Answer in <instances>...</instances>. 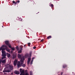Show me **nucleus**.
Wrapping results in <instances>:
<instances>
[{
    "label": "nucleus",
    "instance_id": "nucleus-7",
    "mask_svg": "<svg viewBox=\"0 0 75 75\" xmlns=\"http://www.w3.org/2000/svg\"><path fill=\"white\" fill-rule=\"evenodd\" d=\"M5 52L4 51H2V56L3 57V56H6V54H4V53Z\"/></svg>",
    "mask_w": 75,
    "mask_h": 75
},
{
    "label": "nucleus",
    "instance_id": "nucleus-6",
    "mask_svg": "<svg viewBox=\"0 0 75 75\" xmlns=\"http://www.w3.org/2000/svg\"><path fill=\"white\" fill-rule=\"evenodd\" d=\"M24 57V58H25V57H24V56H22L21 57V55H20V54H18V57L19 58H20L21 59V58H22V57Z\"/></svg>",
    "mask_w": 75,
    "mask_h": 75
},
{
    "label": "nucleus",
    "instance_id": "nucleus-11",
    "mask_svg": "<svg viewBox=\"0 0 75 75\" xmlns=\"http://www.w3.org/2000/svg\"><path fill=\"white\" fill-rule=\"evenodd\" d=\"M14 74H16L17 75H18L19 74V71H15L14 72Z\"/></svg>",
    "mask_w": 75,
    "mask_h": 75
},
{
    "label": "nucleus",
    "instance_id": "nucleus-32",
    "mask_svg": "<svg viewBox=\"0 0 75 75\" xmlns=\"http://www.w3.org/2000/svg\"><path fill=\"white\" fill-rule=\"evenodd\" d=\"M36 48V47H33V49H35Z\"/></svg>",
    "mask_w": 75,
    "mask_h": 75
},
{
    "label": "nucleus",
    "instance_id": "nucleus-21",
    "mask_svg": "<svg viewBox=\"0 0 75 75\" xmlns=\"http://www.w3.org/2000/svg\"><path fill=\"white\" fill-rule=\"evenodd\" d=\"M3 47V46H2L0 47V51H1V50H2V48Z\"/></svg>",
    "mask_w": 75,
    "mask_h": 75
},
{
    "label": "nucleus",
    "instance_id": "nucleus-9",
    "mask_svg": "<svg viewBox=\"0 0 75 75\" xmlns=\"http://www.w3.org/2000/svg\"><path fill=\"white\" fill-rule=\"evenodd\" d=\"M6 62V59H5L2 60V64H5Z\"/></svg>",
    "mask_w": 75,
    "mask_h": 75
},
{
    "label": "nucleus",
    "instance_id": "nucleus-31",
    "mask_svg": "<svg viewBox=\"0 0 75 75\" xmlns=\"http://www.w3.org/2000/svg\"><path fill=\"white\" fill-rule=\"evenodd\" d=\"M26 55V57H28V56H29V55L28 54H27Z\"/></svg>",
    "mask_w": 75,
    "mask_h": 75
},
{
    "label": "nucleus",
    "instance_id": "nucleus-14",
    "mask_svg": "<svg viewBox=\"0 0 75 75\" xmlns=\"http://www.w3.org/2000/svg\"><path fill=\"white\" fill-rule=\"evenodd\" d=\"M51 38V36H49L47 37V39H49Z\"/></svg>",
    "mask_w": 75,
    "mask_h": 75
},
{
    "label": "nucleus",
    "instance_id": "nucleus-37",
    "mask_svg": "<svg viewBox=\"0 0 75 75\" xmlns=\"http://www.w3.org/2000/svg\"><path fill=\"white\" fill-rule=\"evenodd\" d=\"M34 58H34V57H33V58H32V60H33L34 59Z\"/></svg>",
    "mask_w": 75,
    "mask_h": 75
},
{
    "label": "nucleus",
    "instance_id": "nucleus-19",
    "mask_svg": "<svg viewBox=\"0 0 75 75\" xmlns=\"http://www.w3.org/2000/svg\"><path fill=\"white\" fill-rule=\"evenodd\" d=\"M22 52V51L21 50H20L19 51H18V53L19 54H20V53H21Z\"/></svg>",
    "mask_w": 75,
    "mask_h": 75
},
{
    "label": "nucleus",
    "instance_id": "nucleus-36",
    "mask_svg": "<svg viewBox=\"0 0 75 75\" xmlns=\"http://www.w3.org/2000/svg\"><path fill=\"white\" fill-rule=\"evenodd\" d=\"M20 48H21V50H21V51H22V48L21 47Z\"/></svg>",
    "mask_w": 75,
    "mask_h": 75
},
{
    "label": "nucleus",
    "instance_id": "nucleus-28",
    "mask_svg": "<svg viewBox=\"0 0 75 75\" xmlns=\"http://www.w3.org/2000/svg\"><path fill=\"white\" fill-rule=\"evenodd\" d=\"M1 62H2V60H1V59H0V64H1Z\"/></svg>",
    "mask_w": 75,
    "mask_h": 75
},
{
    "label": "nucleus",
    "instance_id": "nucleus-8",
    "mask_svg": "<svg viewBox=\"0 0 75 75\" xmlns=\"http://www.w3.org/2000/svg\"><path fill=\"white\" fill-rule=\"evenodd\" d=\"M5 43L6 45H8L10 44V43H9V41H5Z\"/></svg>",
    "mask_w": 75,
    "mask_h": 75
},
{
    "label": "nucleus",
    "instance_id": "nucleus-3",
    "mask_svg": "<svg viewBox=\"0 0 75 75\" xmlns=\"http://www.w3.org/2000/svg\"><path fill=\"white\" fill-rule=\"evenodd\" d=\"M20 71L21 73L20 75H25L24 70L23 69L22 70V69L21 68L20 69Z\"/></svg>",
    "mask_w": 75,
    "mask_h": 75
},
{
    "label": "nucleus",
    "instance_id": "nucleus-4",
    "mask_svg": "<svg viewBox=\"0 0 75 75\" xmlns=\"http://www.w3.org/2000/svg\"><path fill=\"white\" fill-rule=\"evenodd\" d=\"M2 46H3V47H2V51H4L5 50H7V47L6 45H3Z\"/></svg>",
    "mask_w": 75,
    "mask_h": 75
},
{
    "label": "nucleus",
    "instance_id": "nucleus-25",
    "mask_svg": "<svg viewBox=\"0 0 75 75\" xmlns=\"http://www.w3.org/2000/svg\"><path fill=\"white\" fill-rule=\"evenodd\" d=\"M50 6H51L52 8L54 6V5L53 4H51Z\"/></svg>",
    "mask_w": 75,
    "mask_h": 75
},
{
    "label": "nucleus",
    "instance_id": "nucleus-26",
    "mask_svg": "<svg viewBox=\"0 0 75 75\" xmlns=\"http://www.w3.org/2000/svg\"><path fill=\"white\" fill-rule=\"evenodd\" d=\"M33 60H32L31 61V62L30 63L31 65H32V64H33Z\"/></svg>",
    "mask_w": 75,
    "mask_h": 75
},
{
    "label": "nucleus",
    "instance_id": "nucleus-15",
    "mask_svg": "<svg viewBox=\"0 0 75 75\" xmlns=\"http://www.w3.org/2000/svg\"><path fill=\"white\" fill-rule=\"evenodd\" d=\"M7 57H8V58H10V54L8 53L7 54Z\"/></svg>",
    "mask_w": 75,
    "mask_h": 75
},
{
    "label": "nucleus",
    "instance_id": "nucleus-33",
    "mask_svg": "<svg viewBox=\"0 0 75 75\" xmlns=\"http://www.w3.org/2000/svg\"><path fill=\"white\" fill-rule=\"evenodd\" d=\"M13 51L11 50V53L12 54V53H13Z\"/></svg>",
    "mask_w": 75,
    "mask_h": 75
},
{
    "label": "nucleus",
    "instance_id": "nucleus-17",
    "mask_svg": "<svg viewBox=\"0 0 75 75\" xmlns=\"http://www.w3.org/2000/svg\"><path fill=\"white\" fill-rule=\"evenodd\" d=\"M21 66L22 67H23L24 68L25 67V64H21Z\"/></svg>",
    "mask_w": 75,
    "mask_h": 75
},
{
    "label": "nucleus",
    "instance_id": "nucleus-10",
    "mask_svg": "<svg viewBox=\"0 0 75 75\" xmlns=\"http://www.w3.org/2000/svg\"><path fill=\"white\" fill-rule=\"evenodd\" d=\"M30 61H31V58H30L28 59V65L29 64V63H30Z\"/></svg>",
    "mask_w": 75,
    "mask_h": 75
},
{
    "label": "nucleus",
    "instance_id": "nucleus-2",
    "mask_svg": "<svg viewBox=\"0 0 75 75\" xmlns=\"http://www.w3.org/2000/svg\"><path fill=\"white\" fill-rule=\"evenodd\" d=\"M25 59V58L24 57H23L21 58V60H20V62H19L18 63L17 67L18 68H19L20 67H21V65L24 64V61Z\"/></svg>",
    "mask_w": 75,
    "mask_h": 75
},
{
    "label": "nucleus",
    "instance_id": "nucleus-18",
    "mask_svg": "<svg viewBox=\"0 0 75 75\" xmlns=\"http://www.w3.org/2000/svg\"><path fill=\"white\" fill-rule=\"evenodd\" d=\"M8 47H9V48H11L12 47H11V45H10V44H9L8 45Z\"/></svg>",
    "mask_w": 75,
    "mask_h": 75
},
{
    "label": "nucleus",
    "instance_id": "nucleus-27",
    "mask_svg": "<svg viewBox=\"0 0 75 75\" xmlns=\"http://www.w3.org/2000/svg\"><path fill=\"white\" fill-rule=\"evenodd\" d=\"M12 2L13 3V4H15L16 2L14 1H12Z\"/></svg>",
    "mask_w": 75,
    "mask_h": 75
},
{
    "label": "nucleus",
    "instance_id": "nucleus-1",
    "mask_svg": "<svg viewBox=\"0 0 75 75\" xmlns=\"http://www.w3.org/2000/svg\"><path fill=\"white\" fill-rule=\"evenodd\" d=\"M13 69V66L12 65H9L8 67L5 68L3 71V72H10Z\"/></svg>",
    "mask_w": 75,
    "mask_h": 75
},
{
    "label": "nucleus",
    "instance_id": "nucleus-13",
    "mask_svg": "<svg viewBox=\"0 0 75 75\" xmlns=\"http://www.w3.org/2000/svg\"><path fill=\"white\" fill-rule=\"evenodd\" d=\"M67 67V66L66 64H64L63 66V68H66Z\"/></svg>",
    "mask_w": 75,
    "mask_h": 75
},
{
    "label": "nucleus",
    "instance_id": "nucleus-35",
    "mask_svg": "<svg viewBox=\"0 0 75 75\" xmlns=\"http://www.w3.org/2000/svg\"><path fill=\"white\" fill-rule=\"evenodd\" d=\"M16 49H17V50L18 49V47L17 46L16 47Z\"/></svg>",
    "mask_w": 75,
    "mask_h": 75
},
{
    "label": "nucleus",
    "instance_id": "nucleus-12",
    "mask_svg": "<svg viewBox=\"0 0 75 75\" xmlns=\"http://www.w3.org/2000/svg\"><path fill=\"white\" fill-rule=\"evenodd\" d=\"M20 1L19 0H18L17 1H16L15 4V5H16L17 3H20Z\"/></svg>",
    "mask_w": 75,
    "mask_h": 75
},
{
    "label": "nucleus",
    "instance_id": "nucleus-23",
    "mask_svg": "<svg viewBox=\"0 0 75 75\" xmlns=\"http://www.w3.org/2000/svg\"><path fill=\"white\" fill-rule=\"evenodd\" d=\"M30 75H33V73L32 72V71H31L30 72Z\"/></svg>",
    "mask_w": 75,
    "mask_h": 75
},
{
    "label": "nucleus",
    "instance_id": "nucleus-38",
    "mask_svg": "<svg viewBox=\"0 0 75 75\" xmlns=\"http://www.w3.org/2000/svg\"><path fill=\"white\" fill-rule=\"evenodd\" d=\"M30 0H28V1H30Z\"/></svg>",
    "mask_w": 75,
    "mask_h": 75
},
{
    "label": "nucleus",
    "instance_id": "nucleus-34",
    "mask_svg": "<svg viewBox=\"0 0 75 75\" xmlns=\"http://www.w3.org/2000/svg\"><path fill=\"white\" fill-rule=\"evenodd\" d=\"M28 71L27 70H25V72H27Z\"/></svg>",
    "mask_w": 75,
    "mask_h": 75
},
{
    "label": "nucleus",
    "instance_id": "nucleus-24",
    "mask_svg": "<svg viewBox=\"0 0 75 75\" xmlns=\"http://www.w3.org/2000/svg\"><path fill=\"white\" fill-rule=\"evenodd\" d=\"M28 46H29V47H30V44H31V43H28Z\"/></svg>",
    "mask_w": 75,
    "mask_h": 75
},
{
    "label": "nucleus",
    "instance_id": "nucleus-5",
    "mask_svg": "<svg viewBox=\"0 0 75 75\" xmlns=\"http://www.w3.org/2000/svg\"><path fill=\"white\" fill-rule=\"evenodd\" d=\"M17 60L15 59L13 63V64L14 66H16V65H17Z\"/></svg>",
    "mask_w": 75,
    "mask_h": 75
},
{
    "label": "nucleus",
    "instance_id": "nucleus-30",
    "mask_svg": "<svg viewBox=\"0 0 75 75\" xmlns=\"http://www.w3.org/2000/svg\"><path fill=\"white\" fill-rule=\"evenodd\" d=\"M43 41H44V39H42L40 41V42H43Z\"/></svg>",
    "mask_w": 75,
    "mask_h": 75
},
{
    "label": "nucleus",
    "instance_id": "nucleus-16",
    "mask_svg": "<svg viewBox=\"0 0 75 75\" xmlns=\"http://www.w3.org/2000/svg\"><path fill=\"white\" fill-rule=\"evenodd\" d=\"M6 51L8 52H10V49H7V48H6Z\"/></svg>",
    "mask_w": 75,
    "mask_h": 75
},
{
    "label": "nucleus",
    "instance_id": "nucleus-22",
    "mask_svg": "<svg viewBox=\"0 0 75 75\" xmlns=\"http://www.w3.org/2000/svg\"><path fill=\"white\" fill-rule=\"evenodd\" d=\"M11 50L13 51H15V48H14V47L12 48Z\"/></svg>",
    "mask_w": 75,
    "mask_h": 75
},
{
    "label": "nucleus",
    "instance_id": "nucleus-39",
    "mask_svg": "<svg viewBox=\"0 0 75 75\" xmlns=\"http://www.w3.org/2000/svg\"><path fill=\"white\" fill-rule=\"evenodd\" d=\"M2 27H3V26H2Z\"/></svg>",
    "mask_w": 75,
    "mask_h": 75
},
{
    "label": "nucleus",
    "instance_id": "nucleus-20",
    "mask_svg": "<svg viewBox=\"0 0 75 75\" xmlns=\"http://www.w3.org/2000/svg\"><path fill=\"white\" fill-rule=\"evenodd\" d=\"M3 56L2 58V59H4V58H6V56Z\"/></svg>",
    "mask_w": 75,
    "mask_h": 75
},
{
    "label": "nucleus",
    "instance_id": "nucleus-29",
    "mask_svg": "<svg viewBox=\"0 0 75 75\" xmlns=\"http://www.w3.org/2000/svg\"><path fill=\"white\" fill-rule=\"evenodd\" d=\"M25 75H29V74H28V73H26L25 74Z\"/></svg>",
    "mask_w": 75,
    "mask_h": 75
}]
</instances>
